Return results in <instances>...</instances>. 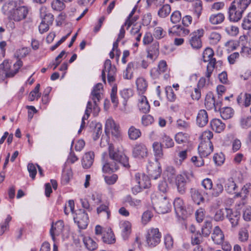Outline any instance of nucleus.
<instances>
[{
  "label": "nucleus",
  "instance_id": "1",
  "mask_svg": "<svg viewBox=\"0 0 251 251\" xmlns=\"http://www.w3.org/2000/svg\"><path fill=\"white\" fill-rule=\"evenodd\" d=\"M154 209L159 214H165L170 211L171 204L166 195L157 194L152 199Z\"/></svg>",
  "mask_w": 251,
  "mask_h": 251
},
{
  "label": "nucleus",
  "instance_id": "2",
  "mask_svg": "<svg viewBox=\"0 0 251 251\" xmlns=\"http://www.w3.org/2000/svg\"><path fill=\"white\" fill-rule=\"evenodd\" d=\"M193 176L192 172L183 171L177 175L175 177V185L178 193L183 195L187 189V184L190 181L191 177Z\"/></svg>",
  "mask_w": 251,
  "mask_h": 251
},
{
  "label": "nucleus",
  "instance_id": "3",
  "mask_svg": "<svg viewBox=\"0 0 251 251\" xmlns=\"http://www.w3.org/2000/svg\"><path fill=\"white\" fill-rule=\"evenodd\" d=\"M108 154L110 160L120 162L126 168H129L130 167L128 157L125 154H120L118 150L115 149L112 144L109 145Z\"/></svg>",
  "mask_w": 251,
  "mask_h": 251
},
{
  "label": "nucleus",
  "instance_id": "4",
  "mask_svg": "<svg viewBox=\"0 0 251 251\" xmlns=\"http://www.w3.org/2000/svg\"><path fill=\"white\" fill-rule=\"evenodd\" d=\"M135 177L136 182L138 185L132 188V191L133 194H136L143 189L148 188L150 186V179L148 176L138 173L135 174Z\"/></svg>",
  "mask_w": 251,
  "mask_h": 251
},
{
  "label": "nucleus",
  "instance_id": "5",
  "mask_svg": "<svg viewBox=\"0 0 251 251\" xmlns=\"http://www.w3.org/2000/svg\"><path fill=\"white\" fill-rule=\"evenodd\" d=\"M204 33L203 28L198 29L189 35V43L193 49L198 50L202 47L201 38Z\"/></svg>",
  "mask_w": 251,
  "mask_h": 251
},
{
  "label": "nucleus",
  "instance_id": "6",
  "mask_svg": "<svg viewBox=\"0 0 251 251\" xmlns=\"http://www.w3.org/2000/svg\"><path fill=\"white\" fill-rule=\"evenodd\" d=\"M161 233L157 228H152L148 230L146 238L149 247H154L160 242Z\"/></svg>",
  "mask_w": 251,
  "mask_h": 251
},
{
  "label": "nucleus",
  "instance_id": "7",
  "mask_svg": "<svg viewBox=\"0 0 251 251\" xmlns=\"http://www.w3.org/2000/svg\"><path fill=\"white\" fill-rule=\"evenodd\" d=\"M23 3V0H19L18 5L15 8L10 20L19 22L26 18L28 11L26 7L22 5Z\"/></svg>",
  "mask_w": 251,
  "mask_h": 251
},
{
  "label": "nucleus",
  "instance_id": "8",
  "mask_svg": "<svg viewBox=\"0 0 251 251\" xmlns=\"http://www.w3.org/2000/svg\"><path fill=\"white\" fill-rule=\"evenodd\" d=\"M74 221L80 229H85L88 224V214L83 209H78L73 216Z\"/></svg>",
  "mask_w": 251,
  "mask_h": 251
},
{
  "label": "nucleus",
  "instance_id": "9",
  "mask_svg": "<svg viewBox=\"0 0 251 251\" xmlns=\"http://www.w3.org/2000/svg\"><path fill=\"white\" fill-rule=\"evenodd\" d=\"M107 155L106 152H103L102 155V171L103 173H107L111 172H114L118 170L119 168V164L121 163L116 161L106 160L105 159V156Z\"/></svg>",
  "mask_w": 251,
  "mask_h": 251
},
{
  "label": "nucleus",
  "instance_id": "10",
  "mask_svg": "<svg viewBox=\"0 0 251 251\" xmlns=\"http://www.w3.org/2000/svg\"><path fill=\"white\" fill-rule=\"evenodd\" d=\"M102 89V84L100 83L97 84L93 88L91 92V98L95 103L94 110L95 113H98L100 111V108L98 105V102L101 99V90Z\"/></svg>",
  "mask_w": 251,
  "mask_h": 251
},
{
  "label": "nucleus",
  "instance_id": "11",
  "mask_svg": "<svg viewBox=\"0 0 251 251\" xmlns=\"http://www.w3.org/2000/svg\"><path fill=\"white\" fill-rule=\"evenodd\" d=\"M244 12L243 10L239 9L231 3L228 11L229 21L233 22H238L242 18Z\"/></svg>",
  "mask_w": 251,
  "mask_h": 251
},
{
  "label": "nucleus",
  "instance_id": "12",
  "mask_svg": "<svg viewBox=\"0 0 251 251\" xmlns=\"http://www.w3.org/2000/svg\"><path fill=\"white\" fill-rule=\"evenodd\" d=\"M105 130L106 132H111L116 137H118L120 135L119 126L116 124L112 118H109L106 121Z\"/></svg>",
  "mask_w": 251,
  "mask_h": 251
},
{
  "label": "nucleus",
  "instance_id": "13",
  "mask_svg": "<svg viewBox=\"0 0 251 251\" xmlns=\"http://www.w3.org/2000/svg\"><path fill=\"white\" fill-rule=\"evenodd\" d=\"M226 217L230 222L232 227H235L239 225L240 214L237 211L230 208H226Z\"/></svg>",
  "mask_w": 251,
  "mask_h": 251
},
{
  "label": "nucleus",
  "instance_id": "14",
  "mask_svg": "<svg viewBox=\"0 0 251 251\" xmlns=\"http://www.w3.org/2000/svg\"><path fill=\"white\" fill-rule=\"evenodd\" d=\"M213 151V146L211 141L201 142L198 147L199 153L201 157H207Z\"/></svg>",
  "mask_w": 251,
  "mask_h": 251
},
{
  "label": "nucleus",
  "instance_id": "15",
  "mask_svg": "<svg viewBox=\"0 0 251 251\" xmlns=\"http://www.w3.org/2000/svg\"><path fill=\"white\" fill-rule=\"evenodd\" d=\"M148 149L146 146L139 143L134 145L132 149V155L135 158H143L148 155Z\"/></svg>",
  "mask_w": 251,
  "mask_h": 251
},
{
  "label": "nucleus",
  "instance_id": "16",
  "mask_svg": "<svg viewBox=\"0 0 251 251\" xmlns=\"http://www.w3.org/2000/svg\"><path fill=\"white\" fill-rule=\"evenodd\" d=\"M19 0L9 1L4 4L2 7L3 13L10 19L15 8L18 5Z\"/></svg>",
  "mask_w": 251,
  "mask_h": 251
},
{
  "label": "nucleus",
  "instance_id": "17",
  "mask_svg": "<svg viewBox=\"0 0 251 251\" xmlns=\"http://www.w3.org/2000/svg\"><path fill=\"white\" fill-rule=\"evenodd\" d=\"M192 16L193 17V22L195 24L198 23L200 16L202 11V3L201 1H199L193 4L192 7L190 10Z\"/></svg>",
  "mask_w": 251,
  "mask_h": 251
},
{
  "label": "nucleus",
  "instance_id": "18",
  "mask_svg": "<svg viewBox=\"0 0 251 251\" xmlns=\"http://www.w3.org/2000/svg\"><path fill=\"white\" fill-rule=\"evenodd\" d=\"M64 227V222L62 220H59L56 222L54 225H52L50 230V234L53 240L55 239V236H59L62 234Z\"/></svg>",
  "mask_w": 251,
  "mask_h": 251
},
{
  "label": "nucleus",
  "instance_id": "19",
  "mask_svg": "<svg viewBox=\"0 0 251 251\" xmlns=\"http://www.w3.org/2000/svg\"><path fill=\"white\" fill-rule=\"evenodd\" d=\"M236 100L240 106L249 107L251 104V94L241 93L237 96Z\"/></svg>",
  "mask_w": 251,
  "mask_h": 251
},
{
  "label": "nucleus",
  "instance_id": "20",
  "mask_svg": "<svg viewBox=\"0 0 251 251\" xmlns=\"http://www.w3.org/2000/svg\"><path fill=\"white\" fill-rule=\"evenodd\" d=\"M210 126L214 131L218 133L223 132L226 127L225 123L217 118L213 119L210 121Z\"/></svg>",
  "mask_w": 251,
  "mask_h": 251
},
{
  "label": "nucleus",
  "instance_id": "21",
  "mask_svg": "<svg viewBox=\"0 0 251 251\" xmlns=\"http://www.w3.org/2000/svg\"><path fill=\"white\" fill-rule=\"evenodd\" d=\"M211 238L215 244L220 245L223 243L225 236L223 232L219 226H216L214 228Z\"/></svg>",
  "mask_w": 251,
  "mask_h": 251
},
{
  "label": "nucleus",
  "instance_id": "22",
  "mask_svg": "<svg viewBox=\"0 0 251 251\" xmlns=\"http://www.w3.org/2000/svg\"><path fill=\"white\" fill-rule=\"evenodd\" d=\"M147 169L151 178L156 179L160 177L161 173V167L157 163L149 165Z\"/></svg>",
  "mask_w": 251,
  "mask_h": 251
},
{
  "label": "nucleus",
  "instance_id": "23",
  "mask_svg": "<svg viewBox=\"0 0 251 251\" xmlns=\"http://www.w3.org/2000/svg\"><path fill=\"white\" fill-rule=\"evenodd\" d=\"M190 193L192 200L196 204L200 205L204 202V198L201 191L192 188L190 189Z\"/></svg>",
  "mask_w": 251,
  "mask_h": 251
},
{
  "label": "nucleus",
  "instance_id": "24",
  "mask_svg": "<svg viewBox=\"0 0 251 251\" xmlns=\"http://www.w3.org/2000/svg\"><path fill=\"white\" fill-rule=\"evenodd\" d=\"M120 228L123 239H127L131 232V224L127 221H122L120 223Z\"/></svg>",
  "mask_w": 251,
  "mask_h": 251
},
{
  "label": "nucleus",
  "instance_id": "25",
  "mask_svg": "<svg viewBox=\"0 0 251 251\" xmlns=\"http://www.w3.org/2000/svg\"><path fill=\"white\" fill-rule=\"evenodd\" d=\"M95 154L92 151L86 152L82 157L81 162L82 165L84 169H89L92 165Z\"/></svg>",
  "mask_w": 251,
  "mask_h": 251
},
{
  "label": "nucleus",
  "instance_id": "26",
  "mask_svg": "<svg viewBox=\"0 0 251 251\" xmlns=\"http://www.w3.org/2000/svg\"><path fill=\"white\" fill-rule=\"evenodd\" d=\"M10 65L8 61L5 60L0 64V81L3 80L6 77H12L9 76V71Z\"/></svg>",
  "mask_w": 251,
  "mask_h": 251
},
{
  "label": "nucleus",
  "instance_id": "27",
  "mask_svg": "<svg viewBox=\"0 0 251 251\" xmlns=\"http://www.w3.org/2000/svg\"><path fill=\"white\" fill-rule=\"evenodd\" d=\"M208 121V116L206 111L204 109L200 110L197 116V125L200 127H203L207 124Z\"/></svg>",
  "mask_w": 251,
  "mask_h": 251
},
{
  "label": "nucleus",
  "instance_id": "28",
  "mask_svg": "<svg viewBox=\"0 0 251 251\" xmlns=\"http://www.w3.org/2000/svg\"><path fill=\"white\" fill-rule=\"evenodd\" d=\"M168 32L169 34L176 33L179 36H186L190 33V30L188 28L180 25H176L170 28Z\"/></svg>",
  "mask_w": 251,
  "mask_h": 251
},
{
  "label": "nucleus",
  "instance_id": "29",
  "mask_svg": "<svg viewBox=\"0 0 251 251\" xmlns=\"http://www.w3.org/2000/svg\"><path fill=\"white\" fill-rule=\"evenodd\" d=\"M174 206L176 214H184L186 212L185 206L183 200L181 198H176L174 201Z\"/></svg>",
  "mask_w": 251,
  "mask_h": 251
},
{
  "label": "nucleus",
  "instance_id": "30",
  "mask_svg": "<svg viewBox=\"0 0 251 251\" xmlns=\"http://www.w3.org/2000/svg\"><path fill=\"white\" fill-rule=\"evenodd\" d=\"M138 107L140 111L143 113H147L150 111V105L145 96H141L139 100Z\"/></svg>",
  "mask_w": 251,
  "mask_h": 251
},
{
  "label": "nucleus",
  "instance_id": "31",
  "mask_svg": "<svg viewBox=\"0 0 251 251\" xmlns=\"http://www.w3.org/2000/svg\"><path fill=\"white\" fill-rule=\"evenodd\" d=\"M115 70V72H116V68L114 65H112L111 61L109 59H106L104 64V68L102 71L101 73V77L102 81L104 83H106V77H105V72H107V74L111 73L112 70Z\"/></svg>",
  "mask_w": 251,
  "mask_h": 251
},
{
  "label": "nucleus",
  "instance_id": "32",
  "mask_svg": "<svg viewBox=\"0 0 251 251\" xmlns=\"http://www.w3.org/2000/svg\"><path fill=\"white\" fill-rule=\"evenodd\" d=\"M40 17L43 23H47L50 25L52 24L53 21V16L51 13L47 11L45 7L41 8Z\"/></svg>",
  "mask_w": 251,
  "mask_h": 251
},
{
  "label": "nucleus",
  "instance_id": "33",
  "mask_svg": "<svg viewBox=\"0 0 251 251\" xmlns=\"http://www.w3.org/2000/svg\"><path fill=\"white\" fill-rule=\"evenodd\" d=\"M205 105L207 109L210 110L213 108L216 109V105H218L215 103V100L214 95L211 92H209L207 94L205 99Z\"/></svg>",
  "mask_w": 251,
  "mask_h": 251
},
{
  "label": "nucleus",
  "instance_id": "34",
  "mask_svg": "<svg viewBox=\"0 0 251 251\" xmlns=\"http://www.w3.org/2000/svg\"><path fill=\"white\" fill-rule=\"evenodd\" d=\"M137 90L140 94H144L147 90L148 84L147 80L142 77L138 78L136 81Z\"/></svg>",
  "mask_w": 251,
  "mask_h": 251
},
{
  "label": "nucleus",
  "instance_id": "35",
  "mask_svg": "<svg viewBox=\"0 0 251 251\" xmlns=\"http://www.w3.org/2000/svg\"><path fill=\"white\" fill-rule=\"evenodd\" d=\"M211 190V194L213 197H217L219 196L224 190L222 181L221 180H218L214 186H212V188Z\"/></svg>",
  "mask_w": 251,
  "mask_h": 251
},
{
  "label": "nucleus",
  "instance_id": "36",
  "mask_svg": "<svg viewBox=\"0 0 251 251\" xmlns=\"http://www.w3.org/2000/svg\"><path fill=\"white\" fill-rule=\"evenodd\" d=\"M225 189L228 193L232 194L237 188V186L232 177L228 178L225 181Z\"/></svg>",
  "mask_w": 251,
  "mask_h": 251
},
{
  "label": "nucleus",
  "instance_id": "37",
  "mask_svg": "<svg viewBox=\"0 0 251 251\" xmlns=\"http://www.w3.org/2000/svg\"><path fill=\"white\" fill-rule=\"evenodd\" d=\"M225 20L224 14L219 13L210 16L209 21L212 25H218L221 24Z\"/></svg>",
  "mask_w": 251,
  "mask_h": 251
},
{
  "label": "nucleus",
  "instance_id": "38",
  "mask_svg": "<svg viewBox=\"0 0 251 251\" xmlns=\"http://www.w3.org/2000/svg\"><path fill=\"white\" fill-rule=\"evenodd\" d=\"M102 239L103 242L109 244L115 242V236L111 229H109L107 231L103 233Z\"/></svg>",
  "mask_w": 251,
  "mask_h": 251
},
{
  "label": "nucleus",
  "instance_id": "39",
  "mask_svg": "<svg viewBox=\"0 0 251 251\" xmlns=\"http://www.w3.org/2000/svg\"><path fill=\"white\" fill-rule=\"evenodd\" d=\"M128 135L130 140H135L141 136V132L139 129L131 126L128 130Z\"/></svg>",
  "mask_w": 251,
  "mask_h": 251
},
{
  "label": "nucleus",
  "instance_id": "40",
  "mask_svg": "<svg viewBox=\"0 0 251 251\" xmlns=\"http://www.w3.org/2000/svg\"><path fill=\"white\" fill-rule=\"evenodd\" d=\"M233 109L229 107H226L222 108L220 110L221 117L225 120H227L232 118L234 115Z\"/></svg>",
  "mask_w": 251,
  "mask_h": 251
},
{
  "label": "nucleus",
  "instance_id": "41",
  "mask_svg": "<svg viewBox=\"0 0 251 251\" xmlns=\"http://www.w3.org/2000/svg\"><path fill=\"white\" fill-rule=\"evenodd\" d=\"M83 242L85 247L89 251H94L98 247L97 243L90 237H84Z\"/></svg>",
  "mask_w": 251,
  "mask_h": 251
},
{
  "label": "nucleus",
  "instance_id": "42",
  "mask_svg": "<svg viewBox=\"0 0 251 251\" xmlns=\"http://www.w3.org/2000/svg\"><path fill=\"white\" fill-rule=\"evenodd\" d=\"M251 2V0H234L232 4L244 12Z\"/></svg>",
  "mask_w": 251,
  "mask_h": 251
},
{
  "label": "nucleus",
  "instance_id": "43",
  "mask_svg": "<svg viewBox=\"0 0 251 251\" xmlns=\"http://www.w3.org/2000/svg\"><path fill=\"white\" fill-rule=\"evenodd\" d=\"M239 124L241 128L244 129L251 127V116H244L241 117L239 120Z\"/></svg>",
  "mask_w": 251,
  "mask_h": 251
},
{
  "label": "nucleus",
  "instance_id": "44",
  "mask_svg": "<svg viewBox=\"0 0 251 251\" xmlns=\"http://www.w3.org/2000/svg\"><path fill=\"white\" fill-rule=\"evenodd\" d=\"M97 213L98 214H102V216L108 219L110 216V211L108 206L105 204H101L97 208Z\"/></svg>",
  "mask_w": 251,
  "mask_h": 251
},
{
  "label": "nucleus",
  "instance_id": "45",
  "mask_svg": "<svg viewBox=\"0 0 251 251\" xmlns=\"http://www.w3.org/2000/svg\"><path fill=\"white\" fill-rule=\"evenodd\" d=\"M152 148L156 157L158 158L162 157L163 153L162 144L159 142H155L152 144Z\"/></svg>",
  "mask_w": 251,
  "mask_h": 251
},
{
  "label": "nucleus",
  "instance_id": "46",
  "mask_svg": "<svg viewBox=\"0 0 251 251\" xmlns=\"http://www.w3.org/2000/svg\"><path fill=\"white\" fill-rule=\"evenodd\" d=\"M171 7L169 4H166L160 8L158 11V15L162 18H164L170 14Z\"/></svg>",
  "mask_w": 251,
  "mask_h": 251
},
{
  "label": "nucleus",
  "instance_id": "47",
  "mask_svg": "<svg viewBox=\"0 0 251 251\" xmlns=\"http://www.w3.org/2000/svg\"><path fill=\"white\" fill-rule=\"evenodd\" d=\"M212 225L211 222L206 221L201 228L202 235L204 237H208L211 232Z\"/></svg>",
  "mask_w": 251,
  "mask_h": 251
},
{
  "label": "nucleus",
  "instance_id": "48",
  "mask_svg": "<svg viewBox=\"0 0 251 251\" xmlns=\"http://www.w3.org/2000/svg\"><path fill=\"white\" fill-rule=\"evenodd\" d=\"M191 89V87H187L185 92L191 93V97L193 100H199L201 97V89L197 87L194 89V91L192 92Z\"/></svg>",
  "mask_w": 251,
  "mask_h": 251
},
{
  "label": "nucleus",
  "instance_id": "49",
  "mask_svg": "<svg viewBox=\"0 0 251 251\" xmlns=\"http://www.w3.org/2000/svg\"><path fill=\"white\" fill-rule=\"evenodd\" d=\"M40 87V84H37L34 89L30 92L29 95V100L30 101L38 100L41 97V93H39Z\"/></svg>",
  "mask_w": 251,
  "mask_h": 251
},
{
  "label": "nucleus",
  "instance_id": "50",
  "mask_svg": "<svg viewBox=\"0 0 251 251\" xmlns=\"http://www.w3.org/2000/svg\"><path fill=\"white\" fill-rule=\"evenodd\" d=\"M188 138V135L182 132L177 133L175 137L176 142L179 144L187 142Z\"/></svg>",
  "mask_w": 251,
  "mask_h": 251
},
{
  "label": "nucleus",
  "instance_id": "51",
  "mask_svg": "<svg viewBox=\"0 0 251 251\" xmlns=\"http://www.w3.org/2000/svg\"><path fill=\"white\" fill-rule=\"evenodd\" d=\"M249 234L246 228H241L238 232V239L242 242H246L248 240Z\"/></svg>",
  "mask_w": 251,
  "mask_h": 251
},
{
  "label": "nucleus",
  "instance_id": "52",
  "mask_svg": "<svg viewBox=\"0 0 251 251\" xmlns=\"http://www.w3.org/2000/svg\"><path fill=\"white\" fill-rule=\"evenodd\" d=\"M221 38V34L215 31L211 32L209 36V42L211 45H216L220 41Z\"/></svg>",
  "mask_w": 251,
  "mask_h": 251
},
{
  "label": "nucleus",
  "instance_id": "53",
  "mask_svg": "<svg viewBox=\"0 0 251 251\" xmlns=\"http://www.w3.org/2000/svg\"><path fill=\"white\" fill-rule=\"evenodd\" d=\"M125 201L128 203L132 207H138L141 205V200L133 199L129 195L125 198Z\"/></svg>",
  "mask_w": 251,
  "mask_h": 251
},
{
  "label": "nucleus",
  "instance_id": "54",
  "mask_svg": "<svg viewBox=\"0 0 251 251\" xmlns=\"http://www.w3.org/2000/svg\"><path fill=\"white\" fill-rule=\"evenodd\" d=\"M214 51L210 48H206L203 52L202 58L204 62H207L210 59L213 58Z\"/></svg>",
  "mask_w": 251,
  "mask_h": 251
},
{
  "label": "nucleus",
  "instance_id": "55",
  "mask_svg": "<svg viewBox=\"0 0 251 251\" xmlns=\"http://www.w3.org/2000/svg\"><path fill=\"white\" fill-rule=\"evenodd\" d=\"M162 142L167 148H172L174 146V142L172 138L170 136L164 134L162 137Z\"/></svg>",
  "mask_w": 251,
  "mask_h": 251
},
{
  "label": "nucleus",
  "instance_id": "56",
  "mask_svg": "<svg viewBox=\"0 0 251 251\" xmlns=\"http://www.w3.org/2000/svg\"><path fill=\"white\" fill-rule=\"evenodd\" d=\"M213 137V132L209 130H206L201 133L200 138L201 140V142H207V141H211L210 140Z\"/></svg>",
  "mask_w": 251,
  "mask_h": 251
},
{
  "label": "nucleus",
  "instance_id": "57",
  "mask_svg": "<svg viewBox=\"0 0 251 251\" xmlns=\"http://www.w3.org/2000/svg\"><path fill=\"white\" fill-rule=\"evenodd\" d=\"M12 217L8 215L3 223L0 225V235H2L4 232L9 228V223L11 221Z\"/></svg>",
  "mask_w": 251,
  "mask_h": 251
},
{
  "label": "nucleus",
  "instance_id": "58",
  "mask_svg": "<svg viewBox=\"0 0 251 251\" xmlns=\"http://www.w3.org/2000/svg\"><path fill=\"white\" fill-rule=\"evenodd\" d=\"M244 29L250 30L251 29V12L249 13L244 19L242 24Z\"/></svg>",
  "mask_w": 251,
  "mask_h": 251
},
{
  "label": "nucleus",
  "instance_id": "59",
  "mask_svg": "<svg viewBox=\"0 0 251 251\" xmlns=\"http://www.w3.org/2000/svg\"><path fill=\"white\" fill-rule=\"evenodd\" d=\"M153 36L156 39H160L163 38L166 35V32L160 26L154 28Z\"/></svg>",
  "mask_w": 251,
  "mask_h": 251
},
{
  "label": "nucleus",
  "instance_id": "60",
  "mask_svg": "<svg viewBox=\"0 0 251 251\" xmlns=\"http://www.w3.org/2000/svg\"><path fill=\"white\" fill-rule=\"evenodd\" d=\"M164 241L165 247L167 249L170 250L173 248L174 245V239L170 234H167L165 235L164 237Z\"/></svg>",
  "mask_w": 251,
  "mask_h": 251
},
{
  "label": "nucleus",
  "instance_id": "61",
  "mask_svg": "<svg viewBox=\"0 0 251 251\" xmlns=\"http://www.w3.org/2000/svg\"><path fill=\"white\" fill-rule=\"evenodd\" d=\"M23 65V62L20 59H18L13 65V70L9 71L10 74L9 76L13 77L19 72V69Z\"/></svg>",
  "mask_w": 251,
  "mask_h": 251
},
{
  "label": "nucleus",
  "instance_id": "62",
  "mask_svg": "<svg viewBox=\"0 0 251 251\" xmlns=\"http://www.w3.org/2000/svg\"><path fill=\"white\" fill-rule=\"evenodd\" d=\"M141 122L144 126H148L154 122V118L151 115H144L142 117Z\"/></svg>",
  "mask_w": 251,
  "mask_h": 251
},
{
  "label": "nucleus",
  "instance_id": "63",
  "mask_svg": "<svg viewBox=\"0 0 251 251\" xmlns=\"http://www.w3.org/2000/svg\"><path fill=\"white\" fill-rule=\"evenodd\" d=\"M202 242V237L201 234L197 232L195 233L191 237V243L193 245H199Z\"/></svg>",
  "mask_w": 251,
  "mask_h": 251
},
{
  "label": "nucleus",
  "instance_id": "64",
  "mask_svg": "<svg viewBox=\"0 0 251 251\" xmlns=\"http://www.w3.org/2000/svg\"><path fill=\"white\" fill-rule=\"evenodd\" d=\"M75 207V202L73 200H69L67 204H66L64 207V213L66 215H68L70 212L74 213Z\"/></svg>",
  "mask_w": 251,
  "mask_h": 251
}]
</instances>
